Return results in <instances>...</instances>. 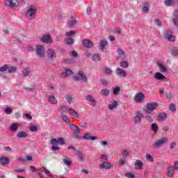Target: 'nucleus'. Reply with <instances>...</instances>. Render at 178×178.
<instances>
[{"label": "nucleus", "instance_id": "obj_1", "mask_svg": "<svg viewBox=\"0 0 178 178\" xmlns=\"http://www.w3.org/2000/svg\"><path fill=\"white\" fill-rule=\"evenodd\" d=\"M169 141V138L168 137H163L160 139L156 140L154 143L153 144L154 148H161L163 145L168 143Z\"/></svg>", "mask_w": 178, "mask_h": 178}, {"label": "nucleus", "instance_id": "obj_2", "mask_svg": "<svg viewBox=\"0 0 178 178\" xmlns=\"http://www.w3.org/2000/svg\"><path fill=\"white\" fill-rule=\"evenodd\" d=\"M36 12H37V7L34 6H31L27 10L26 16V17H28V19H34V17H35Z\"/></svg>", "mask_w": 178, "mask_h": 178}, {"label": "nucleus", "instance_id": "obj_3", "mask_svg": "<svg viewBox=\"0 0 178 178\" xmlns=\"http://www.w3.org/2000/svg\"><path fill=\"white\" fill-rule=\"evenodd\" d=\"M73 80L75 81H79L81 80V81H87V75L84 74L83 71H79L77 75L73 76Z\"/></svg>", "mask_w": 178, "mask_h": 178}, {"label": "nucleus", "instance_id": "obj_4", "mask_svg": "<svg viewBox=\"0 0 178 178\" xmlns=\"http://www.w3.org/2000/svg\"><path fill=\"white\" fill-rule=\"evenodd\" d=\"M136 116L134 118V122L135 124H141V122L143 118L144 115H143V113L140 111H136L135 113Z\"/></svg>", "mask_w": 178, "mask_h": 178}, {"label": "nucleus", "instance_id": "obj_5", "mask_svg": "<svg viewBox=\"0 0 178 178\" xmlns=\"http://www.w3.org/2000/svg\"><path fill=\"white\" fill-rule=\"evenodd\" d=\"M86 99L88 102V105H90V106H97V100L95 99V97L92 95H87Z\"/></svg>", "mask_w": 178, "mask_h": 178}, {"label": "nucleus", "instance_id": "obj_6", "mask_svg": "<svg viewBox=\"0 0 178 178\" xmlns=\"http://www.w3.org/2000/svg\"><path fill=\"white\" fill-rule=\"evenodd\" d=\"M106 47H108V40L103 39L99 41V49L102 52H106Z\"/></svg>", "mask_w": 178, "mask_h": 178}, {"label": "nucleus", "instance_id": "obj_7", "mask_svg": "<svg viewBox=\"0 0 178 178\" xmlns=\"http://www.w3.org/2000/svg\"><path fill=\"white\" fill-rule=\"evenodd\" d=\"M5 4L10 8H17L19 6V1L17 0H6Z\"/></svg>", "mask_w": 178, "mask_h": 178}, {"label": "nucleus", "instance_id": "obj_8", "mask_svg": "<svg viewBox=\"0 0 178 178\" xmlns=\"http://www.w3.org/2000/svg\"><path fill=\"white\" fill-rule=\"evenodd\" d=\"M158 106V103H149L147 105V110H146V113L149 115L151 112L154 111V109H156Z\"/></svg>", "mask_w": 178, "mask_h": 178}, {"label": "nucleus", "instance_id": "obj_9", "mask_svg": "<svg viewBox=\"0 0 178 178\" xmlns=\"http://www.w3.org/2000/svg\"><path fill=\"white\" fill-rule=\"evenodd\" d=\"M156 65L159 66V72H161V73H168V66H166V65L161 62H157Z\"/></svg>", "mask_w": 178, "mask_h": 178}, {"label": "nucleus", "instance_id": "obj_10", "mask_svg": "<svg viewBox=\"0 0 178 178\" xmlns=\"http://www.w3.org/2000/svg\"><path fill=\"white\" fill-rule=\"evenodd\" d=\"M175 167H173V165L168 167L166 172L168 177H173L175 176Z\"/></svg>", "mask_w": 178, "mask_h": 178}, {"label": "nucleus", "instance_id": "obj_11", "mask_svg": "<svg viewBox=\"0 0 178 178\" xmlns=\"http://www.w3.org/2000/svg\"><path fill=\"white\" fill-rule=\"evenodd\" d=\"M115 74H117V76H120V77H126L127 73L126 72V70L122 68H117L115 70Z\"/></svg>", "mask_w": 178, "mask_h": 178}, {"label": "nucleus", "instance_id": "obj_12", "mask_svg": "<svg viewBox=\"0 0 178 178\" xmlns=\"http://www.w3.org/2000/svg\"><path fill=\"white\" fill-rule=\"evenodd\" d=\"M10 163V160L9 158L6 156L0 157V165H3V166H6V165H9Z\"/></svg>", "mask_w": 178, "mask_h": 178}, {"label": "nucleus", "instance_id": "obj_13", "mask_svg": "<svg viewBox=\"0 0 178 178\" xmlns=\"http://www.w3.org/2000/svg\"><path fill=\"white\" fill-rule=\"evenodd\" d=\"M37 55L39 56H44L45 55V51L43 46L39 45L36 47Z\"/></svg>", "mask_w": 178, "mask_h": 178}, {"label": "nucleus", "instance_id": "obj_14", "mask_svg": "<svg viewBox=\"0 0 178 178\" xmlns=\"http://www.w3.org/2000/svg\"><path fill=\"white\" fill-rule=\"evenodd\" d=\"M82 44L86 48H92V47H94V44H92V42H91L88 39H84L82 41Z\"/></svg>", "mask_w": 178, "mask_h": 178}, {"label": "nucleus", "instance_id": "obj_15", "mask_svg": "<svg viewBox=\"0 0 178 178\" xmlns=\"http://www.w3.org/2000/svg\"><path fill=\"white\" fill-rule=\"evenodd\" d=\"M145 96L143 92H138L136 95L134 99L135 102H143V99H144Z\"/></svg>", "mask_w": 178, "mask_h": 178}, {"label": "nucleus", "instance_id": "obj_16", "mask_svg": "<svg viewBox=\"0 0 178 178\" xmlns=\"http://www.w3.org/2000/svg\"><path fill=\"white\" fill-rule=\"evenodd\" d=\"M17 138H27L29 137V133L24 131H19L17 134Z\"/></svg>", "mask_w": 178, "mask_h": 178}, {"label": "nucleus", "instance_id": "obj_17", "mask_svg": "<svg viewBox=\"0 0 178 178\" xmlns=\"http://www.w3.org/2000/svg\"><path fill=\"white\" fill-rule=\"evenodd\" d=\"M42 42H45L46 44H52V38L49 35H46L43 36L41 39Z\"/></svg>", "mask_w": 178, "mask_h": 178}, {"label": "nucleus", "instance_id": "obj_18", "mask_svg": "<svg viewBox=\"0 0 178 178\" xmlns=\"http://www.w3.org/2000/svg\"><path fill=\"white\" fill-rule=\"evenodd\" d=\"M154 79H156V80H160L161 81H165V80H166V76L161 72H156L154 75Z\"/></svg>", "mask_w": 178, "mask_h": 178}, {"label": "nucleus", "instance_id": "obj_19", "mask_svg": "<svg viewBox=\"0 0 178 178\" xmlns=\"http://www.w3.org/2000/svg\"><path fill=\"white\" fill-rule=\"evenodd\" d=\"M83 138L84 140H92V141H94L95 140H98V138L97 136H91V134L87 133L83 136Z\"/></svg>", "mask_w": 178, "mask_h": 178}, {"label": "nucleus", "instance_id": "obj_20", "mask_svg": "<svg viewBox=\"0 0 178 178\" xmlns=\"http://www.w3.org/2000/svg\"><path fill=\"white\" fill-rule=\"evenodd\" d=\"M99 168L100 169H111V168H112V165H111V163H108V162H104L102 164L99 165Z\"/></svg>", "mask_w": 178, "mask_h": 178}, {"label": "nucleus", "instance_id": "obj_21", "mask_svg": "<svg viewBox=\"0 0 178 178\" xmlns=\"http://www.w3.org/2000/svg\"><path fill=\"white\" fill-rule=\"evenodd\" d=\"M144 165V163L141 160H136L135 162V169H137L138 170H141L143 169V165Z\"/></svg>", "mask_w": 178, "mask_h": 178}, {"label": "nucleus", "instance_id": "obj_22", "mask_svg": "<svg viewBox=\"0 0 178 178\" xmlns=\"http://www.w3.org/2000/svg\"><path fill=\"white\" fill-rule=\"evenodd\" d=\"M73 74V71L69 68H65V72L61 73V77H67Z\"/></svg>", "mask_w": 178, "mask_h": 178}, {"label": "nucleus", "instance_id": "obj_23", "mask_svg": "<svg viewBox=\"0 0 178 178\" xmlns=\"http://www.w3.org/2000/svg\"><path fill=\"white\" fill-rule=\"evenodd\" d=\"M47 54L50 59H55V58H56V53H55V51L52 49H49L47 51Z\"/></svg>", "mask_w": 178, "mask_h": 178}, {"label": "nucleus", "instance_id": "obj_24", "mask_svg": "<svg viewBox=\"0 0 178 178\" xmlns=\"http://www.w3.org/2000/svg\"><path fill=\"white\" fill-rule=\"evenodd\" d=\"M70 127L73 130L74 134H79V133L81 131L79 127L73 124H70Z\"/></svg>", "mask_w": 178, "mask_h": 178}, {"label": "nucleus", "instance_id": "obj_25", "mask_svg": "<svg viewBox=\"0 0 178 178\" xmlns=\"http://www.w3.org/2000/svg\"><path fill=\"white\" fill-rule=\"evenodd\" d=\"M143 12L144 13H148L149 12V3L145 2L143 3Z\"/></svg>", "mask_w": 178, "mask_h": 178}, {"label": "nucleus", "instance_id": "obj_26", "mask_svg": "<svg viewBox=\"0 0 178 178\" xmlns=\"http://www.w3.org/2000/svg\"><path fill=\"white\" fill-rule=\"evenodd\" d=\"M48 101L49 102H50V104H52L53 105H56L58 104V100L54 96H49Z\"/></svg>", "mask_w": 178, "mask_h": 178}, {"label": "nucleus", "instance_id": "obj_27", "mask_svg": "<svg viewBox=\"0 0 178 178\" xmlns=\"http://www.w3.org/2000/svg\"><path fill=\"white\" fill-rule=\"evenodd\" d=\"M117 52L119 55V56H118V59H120V58H121V59H124V56H126V55H124V51H123V49H118Z\"/></svg>", "mask_w": 178, "mask_h": 178}, {"label": "nucleus", "instance_id": "obj_28", "mask_svg": "<svg viewBox=\"0 0 178 178\" xmlns=\"http://www.w3.org/2000/svg\"><path fill=\"white\" fill-rule=\"evenodd\" d=\"M166 118H168L166 113H161L158 115L159 120H161V122H163L164 120H165Z\"/></svg>", "mask_w": 178, "mask_h": 178}, {"label": "nucleus", "instance_id": "obj_29", "mask_svg": "<svg viewBox=\"0 0 178 178\" xmlns=\"http://www.w3.org/2000/svg\"><path fill=\"white\" fill-rule=\"evenodd\" d=\"M63 162L66 165V166H70V165H72V160L67 156L63 159Z\"/></svg>", "mask_w": 178, "mask_h": 178}, {"label": "nucleus", "instance_id": "obj_30", "mask_svg": "<svg viewBox=\"0 0 178 178\" xmlns=\"http://www.w3.org/2000/svg\"><path fill=\"white\" fill-rule=\"evenodd\" d=\"M76 154L78 156L79 161H81V162H83V161H84V154H83V153H81L80 150H77Z\"/></svg>", "mask_w": 178, "mask_h": 178}, {"label": "nucleus", "instance_id": "obj_31", "mask_svg": "<svg viewBox=\"0 0 178 178\" xmlns=\"http://www.w3.org/2000/svg\"><path fill=\"white\" fill-rule=\"evenodd\" d=\"M109 94H110L109 90L106 88L102 90L100 92V95H102V97H108Z\"/></svg>", "mask_w": 178, "mask_h": 178}, {"label": "nucleus", "instance_id": "obj_32", "mask_svg": "<svg viewBox=\"0 0 178 178\" xmlns=\"http://www.w3.org/2000/svg\"><path fill=\"white\" fill-rule=\"evenodd\" d=\"M30 73H31L30 69L25 68L22 71V76H23V77H27V76H30Z\"/></svg>", "mask_w": 178, "mask_h": 178}, {"label": "nucleus", "instance_id": "obj_33", "mask_svg": "<svg viewBox=\"0 0 178 178\" xmlns=\"http://www.w3.org/2000/svg\"><path fill=\"white\" fill-rule=\"evenodd\" d=\"M170 54L172 56H178V48L177 47H172L170 50Z\"/></svg>", "mask_w": 178, "mask_h": 178}, {"label": "nucleus", "instance_id": "obj_34", "mask_svg": "<svg viewBox=\"0 0 178 178\" xmlns=\"http://www.w3.org/2000/svg\"><path fill=\"white\" fill-rule=\"evenodd\" d=\"M10 130H12V131H17V129H19V124L18 123L12 124L10 126Z\"/></svg>", "mask_w": 178, "mask_h": 178}, {"label": "nucleus", "instance_id": "obj_35", "mask_svg": "<svg viewBox=\"0 0 178 178\" xmlns=\"http://www.w3.org/2000/svg\"><path fill=\"white\" fill-rule=\"evenodd\" d=\"M61 118H62L64 122H65V123H67V124H70H70H70V119H69V118H67V115L61 114Z\"/></svg>", "mask_w": 178, "mask_h": 178}, {"label": "nucleus", "instance_id": "obj_36", "mask_svg": "<svg viewBox=\"0 0 178 178\" xmlns=\"http://www.w3.org/2000/svg\"><path fill=\"white\" fill-rule=\"evenodd\" d=\"M164 3L165 6H173L175 5V0H165Z\"/></svg>", "mask_w": 178, "mask_h": 178}, {"label": "nucleus", "instance_id": "obj_37", "mask_svg": "<svg viewBox=\"0 0 178 178\" xmlns=\"http://www.w3.org/2000/svg\"><path fill=\"white\" fill-rule=\"evenodd\" d=\"M129 150L127 149H124L121 152V155L122 156V158H124V159H126V158H127V156H129Z\"/></svg>", "mask_w": 178, "mask_h": 178}, {"label": "nucleus", "instance_id": "obj_38", "mask_svg": "<svg viewBox=\"0 0 178 178\" xmlns=\"http://www.w3.org/2000/svg\"><path fill=\"white\" fill-rule=\"evenodd\" d=\"M65 42L67 45H72V44H74V40L69 38H67L65 40Z\"/></svg>", "mask_w": 178, "mask_h": 178}, {"label": "nucleus", "instance_id": "obj_39", "mask_svg": "<svg viewBox=\"0 0 178 178\" xmlns=\"http://www.w3.org/2000/svg\"><path fill=\"white\" fill-rule=\"evenodd\" d=\"M116 106H118V102H114L113 103L108 104V109H110V111H112L115 109Z\"/></svg>", "mask_w": 178, "mask_h": 178}, {"label": "nucleus", "instance_id": "obj_40", "mask_svg": "<svg viewBox=\"0 0 178 178\" xmlns=\"http://www.w3.org/2000/svg\"><path fill=\"white\" fill-rule=\"evenodd\" d=\"M113 94L115 95H118L119 92H120V87L118 86L116 88H112Z\"/></svg>", "mask_w": 178, "mask_h": 178}, {"label": "nucleus", "instance_id": "obj_41", "mask_svg": "<svg viewBox=\"0 0 178 178\" xmlns=\"http://www.w3.org/2000/svg\"><path fill=\"white\" fill-rule=\"evenodd\" d=\"M151 127H152V130L154 133H158V124L156 123L152 124Z\"/></svg>", "mask_w": 178, "mask_h": 178}, {"label": "nucleus", "instance_id": "obj_42", "mask_svg": "<svg viewBox=\"0 0 178 178\" xmlns=\"http://www.w3.org/2000/svg\"><path fill=\"white\" fill-rule=\"evenodd\" d=\"M9 69V66L8 65H4L1 67H0V72L1 73H3V72H7V70Z\"/></svg>", "mask_w": 178, "mask_h": 178}, {"label": "nucleus", "instance_id": "obj_43", "mask_svg": "<svg viewBox=\"0 0 178 178\" xmlns=\"http://www.w3.org/2000/svg\"><path fill=\"white\" fill-rule=\"evenodd\" d=\"M17 68L15 66H10L8 67V69L7 70L8 73H15Z\"/></svg>", "mask_w": 178, "mask_h": 178}, {"label": "nucleus", "instance_id": "obj_44", "mask_svg": "<svg viewBox=\"0 0 178 178\" xmlns=\"http://www.w3.org/2000/svg\"><path fill=\"white\" fill-rule=\"evenodd\" d=\"M120 66L124 69H127L129 67V63L127 61H121L120 63Z\"/></svg>", "mask_w": 178, "mask_h": 178}, {"label": "nucleus", "instance_id": "obj_45", "mask_svg": "<svg viewBox=\"0 0 178 178\" xmlns=\"http://www.w3.org/2000/svg\"><path fill=\"white\" fill-rule=\"evenodd\" d=\"M92 60H94V62H98V61L101 60V57H99V55L95 54L92 56Z\"/></svg>", "mask_w": 178, "mask_h": 178}, {"label": "nucleus", "instance_id": "obj_46", "mask_svg": "<svg viewBox=\"0 0 178 178\" xmlns=\"http://www.w3.org/2000/svg\"><path fill=\"white\" fill-rule=\"evenodd\" d=\"M166 39L168 41H172V42H175V36L172 35V34H168L166 35Z\"/></svg>", "mask_w": 178, "mask_h": 178}, {"label": "nucleus", "instance_id": "obj_47", "mask_svg": "<svg viewBox=\"0 0 178 178\" xmlns=\"http://www.w3.org/2000/svg\"><path fill=\"white\" fill-rule=\"evenodd\" d=\"M13 112V111L9 107L6 108L4 110V113H6V115H12Z\"/></svg>", "mask_w": 178, "mask_h": 178}, {"label": "nucleus", "instance_id": "obj_48", "mask_svg": "<svg viewBox=\"0 0 178 178\" xmlns=\"http://www.w3.org/2000/svg\"><path fill=\"white\" fill-rule=\"evenodd\" d=\"M146 161L148 162H154V157H152L151 154H146Z\"/></svg>", "mask_w": 178, "mask_h": 178}, {"label": "nucleus", "instance_id": "obj_49", "mask_svg": "<svg viewBox=\"0 0 178 178\" xmlns=\"http://www.w3.org/2000/svg\"><path fill=\"white\" fill-rule=\"evenodd\" d=\"M51 144L53 145L52 146H58L59 145V143L58 142V139L53 138L51 140Z\"/></svg>", "mask_w": 178, "mask_h": 178}, {"label": "nucleus", "instance_id": "obj_50", "mask_svg": "<svg viewBox=\"0 0 178 178\" xmlns=\"http://www.w3.org/2000/svg\"><path fill=\"white\" fill-rule=\"evenodd\" d=\"M24 90L26 92H35V88H24Z\"/></svg>", "mask_w": 178, "mask_h": 178}, {"label": "nucleus", "instance_id": "obj_51", "mask_svg": "<svg viewBox=\"0 0 178 178\" xmlns=\"http://www.w3.org/2000/svg\"><path fill=\"white\" fill-rule=\"evenodd\" d=\"M26 170L23 168H15L14 172L16 173H23V172H25Z\"/></svg>", "mask_w": 178, "mask_h": 178}, {"label": "nucleus", "instance_id": "obj_52", "mask_svg": "<svg viewBox=\"0 0 178 178\" xmlns=\"http://www.w3.org/2000/svg\"><path fill=\"white\" fill-rule=\"evenodd\" d=\"M60 110L63 112V113H61V115H63V113H68L67 108L65 106H60Z\"/></svg>", "mask_w": 178, "mask_h": 178}, {"label": "nucleus", "instance_id": "obj_53", "mask_svg": "<svg viewBox=\"0 0 178 178\" xmlns=\"http://www.w3.org/2000/svg\"><path fill=\"white\" fill-rule=\"evenodd\" d=\"M29 130L32 133H34V132L37 131V130H38V127H37V126H31V127H30Z\"/></svg>", "mask_w": 178, "mask_h": 178}, {"label": "nucleus", "instance_id": "obj_54", "mask_svg": "<svg viewBox=\"0 0 178 178\" xmlns=\"http://www.w3.org/2000/svg\"><path fill=\"white\" fill-rule=\"evenodd\" d=\"M76 23V20L72 19L68 22V25L70 26V27H74Z\"/></svg>", "mask_w": 178, "mask_h": 178}, {"label": "nucleus", "instance_id": "obj_55", "mask_svg": "<svg viewBox=\"0 0 178 178\" xmlns=\"http://www.w3.org/2000/svg\"><path fill=\"white\" fill-rule=\"evenodd\" d=\"M169 109L171 111V112H176V106H175L173 104H171L169 106Z\"/></svg>", "mask_w": 178, "mask_h": 178}, {"label": "nucleus", "instance_id": "obj_56", "mask_svg": "<svg viewBox=\"0 0 178 178\" xmlns=\"http://www.w3.org/2000/svg\"><path fill=\"white\" fill-rule=\"evenodd\" d=\"M65 99L68 104H72V101H73V97L72 96L67 95L65 97Z\"/></svg>", "mask_w": 178, "mask_h": 178}, {"label": "nucleus", "instance_id": "obj_57", "mask_svg": "<svg viewBox=\"0 0 178 178\" xmlns=\"http://www.w3.org/2000/svg\"><path fill=\"white\" fill-rule=\"evenodd\" d=\"M177 145V143H176V142H171L170 145V149H175Z\"/></svg>", "mask_w": 178, "mask_h": 178}, {"label": "nucleus", "instance_id": "obj_58", "mask_svg": "<svg viewBox=\"0 0 178 178\" xmlns=\"http://www.w3.org/2000/svg\"><path fill=\"white\" fill-rule=\"evenodd\" d=\"M70 55L71 56H73L74 58H77L79 56V54H77V51H72L70 53Z\"/></svg>", "mask_w": 178, "mask_h": 178}, {"label": "nucleus", "instance_id": "obj_59", "mask_svg": "<svg viewBox=\"0 0 178 178\" xmlns=\"http://www.w3.org/2000/svg\"><path fill=\"white\" fill-rule=\"evenodd\" d=\"M145 119H146V120H147V122L149 123H152V122H154V120L152 119V117H151L150 115H146Z\"/></svg>", "mask_w": 178, "mask_h": 178}, {"label": "nucleus", "instance_id": "obj_60", "mask_svg": "<svg viewBox=\"0 0 178 178\" xmlns=\"http://www.w3.org/2000/svg\"><path fill=\"white\" fill-rule=\"evenodd\" d=\"M57 141L58 144H60V145H63L65 144V140L63 138H58Z\"/></svg>", "mask_w": 178, "mask_h": 178}, {"label": "nucleus", "instance_id": "obj_61", "mask_svg": "<svg viewBox=\"0 0 178 178\" xmlns=\"http://www.w3.org/2000/svg\"><path fill=\"white\" fill-rule=\"evenodd\" d=\"M125 176H126V177H128V178H134V177H136V175H134V174H131V172H127L125 174Z\"/></svg>", "mask_w": 178, "mask_h": 178}, {"label": "nucleus", "instance_id": "obj_62", "mask_svg": "<svg viewBox=\"0 0 178 178\" xmlns=\"http://www.w3.org/2000/svg\"><path fill=\"white\" fill-rule=\"evenodd\" d=\"M66 35L67 37H72V35H74V31H70L66 32Z\"/></svg>", "mask_w": 178, "mask_h": 178}, {"label": "nucleus", "instance_id": "obj_63", "mask_svg": "<svg viewBox=\"0 0 178 178\" xmlns=\"http://www.w3.org/2000/svg\"><path fill=\"white\" fill-rule=\"evenodd\" d=\"M172 22L174 23V26H175L176 27H178V18L175 17L172 19Z\"/></svg>", "mask_w": 178, "mask_h": 178}, {"label": "nucleus", "instance_id": "obj_64", "mask_svg": "<svg viewBox=\"0 0 178 178\" xmlns=\"http://www.w3.org/2000/svg\"><path fill=\"white\" fill-rule=\"evenodd\" d=\"M173 16L174 17L178 19V10H175L173 12Z\"/></svg>", "mask_w": 178, "mask_h": 178}]
</instances>
